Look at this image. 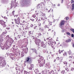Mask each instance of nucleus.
<instances>
[{
	"label": "nucleus",
	"instance_id": "obj_1",
	"mask_svg": "<svg viewBox=\"0 0 74 74\" xmlns=\"http://www.w3.org/2000/svg\"><path fill=\"white\" fill-rule=\"evenodd\" d=\"M43 60H44V58L42 57H41L40 58V59L38 60V63H40V66L41 67L44 66V64H45V62L43 61Z\"/></svg>",
	"mask_w": 74,
	"mask_h": 74
},
{
	"label": "nucleus",
	"instance_id": "obj_2",
	"mask_svg": "<svg viewBox=\"0 0 74 74\" xmlns=\"http://www.w3.org/2000/svg\"><path fill=\"white\" fill-rule=\"evenodd\" d=\"M40 39H36L35 40V42L37 45H38V46H40Z\"/></svg>",
	"mask_w": 74,
	"mask_h": 74
},
{
	"label": "nucleus",
	"instance_id": "obj_3",
	"mask_svg": "<svg viewBox=\"0 0 74 74\" xmlns=\"http://www.w3.org/2000/svg\"><path fill=\"white\" fill-rule=\"evenodd\" d=\"M10 48V47L7 45H5L3 46L2 48V49L3 50L4 49H8V48Z\"/></svg>",
	"mask_w": 74,
	"mask_h": 74
},
{
	"label": "nucleus",
	"instance_id": "obj_4",
	"mask_svg": "<svg viewBox=\"0 0 74 74\" xmlns=\"http://www.w3.org/2000/svg\"><path fill=\"white\" fill-rule=\"evenodd\" d=\"M0 22H1V23H0L2 25H3V27H6V26H7L6 25H5V23L4 22V21H3L2 20H1Z\"/></svg>",
	"mask_w": 74,
	"mask_h": 74
},
{
	"label": "nucleus",
	"instance_id": "obj_5",
	"mask_svg": "<svg viewBox=\"0 0 74 74\" xmlns=\"http://www.w3.org/2000/svg\"><path fill=\"white\" fill-rule=\"evenodd\" d=\"M1 63L2 64V66H5L6 65V62H5V60H3L2 61Z\"/></svg>",
	"mask_w": 74,
	"mask_h": 74
},
{
	"label": "nucleus",
	"instance_id": "obj_6",
	"mask_svg": "<svg viewBox=\"0 0 74 74\" xmlns=\"http://www.w3.org/2000/svg\"><path fill=\"white\" fill-rule=\"evenodd\" d=\"M10 41L11 43H12L14 42V40L11 39V38H10L8 40H6V42H8Z\"/></svg>",
	"mask_w": 74,
	"mask_h": 74
},
{
	"label": "nucleus",
	"instance_id": "obj_7",
	"mask_svg": "<svg viewBox=\"0 0 74 74\" xmlns=\"http://www.w3.org/2000/svg\"><path fill=\"white\" fill-rule=\"evenodd\" d=\"M14 21L16 24H17V25H19V23H20V21H18L16 19H14Z\"/></svg>",
	"mask_w": 74,
	"mask_h": 74
},
{
	"label": "nucleus",
	"instance_id": "obj_8",
	"mask_svg": "<svg viewBox=\"0 0 74 74\" xmlns=\"http://www.w3.org/2000/svg\"><path fill=\"white\" fill-rule=\"evenodd\" d=\"M5 34V33L3 32V33L2 34H1V39H0V40H1V41H3V37H2V36H3V34Z\"/></svg>",
	"mask_w": 74,
	"mask_h": 74
},
{
	"label": "nucleus",
	"instance_id": "obj_9",
	"mask_svg": "<svg viewBox=\"0 0 74 74\" xmlns=\"http://www.w3.org/2000/svg\"><path fill=\"white\" fill-rule=\"evenodd\" d=\"M30 3V0H25V3L26 4H29Z\"/></svg>",
	"mask_w": 74,
	"mask_h": 74
},
{
	"label": "nucleus",
	"instance_id": "obj_10",
	"mask_svg": "<svg viewBox=\"0 0 74 74\" xmlns=\"http://www.w3.org/2000/svg\"><path fill=\"white\" fill-rule=\"evenodd\" d=\"M32 61V58H27V62H31Z\"/></svg>",
	"mask_w": 74,
	"mask_h": 74
},
{
	"label": "nucleus",
	"instance_id": "obj_11",
	"mask_svg": "<svg viewBox=\"0 0 74 74\" xmlns=\"http://www.w3.org/2000/svg\"><path fill=\"white\" fill-rule=\"evenodd\" d=\"M64 21H61V25H60V27H61V26H62V25H64Z\"/></svg>",
	"mask_w": 74,
	"mask_h": 74
},
{
	"label": "nucleus",
	"instance_id": "obj_12",
	"mask_svg": "<svg viewBox=\"0 0 74 74\" xmlns=\"http://www.w3.org/2000/svg\"><path fill=\"white\" fill-rule=\"evenodd\" d=\"M32 50L33 52H35V53H36V50L34 49H30V51H32Z\"/></svg>",
	"mask_w": 74,
	"mask_h": 74
},
{
	"label": "nucleus",
	"instance_id": "obj_13",
	"mask_svg": "<svg viewBox=\"0 0 74 74\" xmlns=\"http://www.w3.org/2000/svg\"><path fill=\"white\" fill-rule=\"evenodd\" d=\"M39 5H41V6H42V4L44 5V6H45V3L43 2L41 3L40 4H39Z\"/></svg>",
	"mask_w": 74,
	"mask_h": 74
},
{
	"label": "nucleus",
	"instance_id": "obj_14",
	"mask_svg": "<svg viewBox=\"0 0 74 74\" xmlns=\"http://www.w3.org/2000/svg\"><path fill=\"white\" fill-rule=\"evenodd\" d=\"M10 58L12 60H14V59H15V57H14V56L12 55L11 56Z\"/></svg>",
	"mask_w": 74,
	"mask_h": 74
},
{
	"label": "nucleus",
	"instance_id": "obj_15",
	"mask_svg": "<svg viewBox=\"0 0 74 74\" xmlns=\"http://www.w3.org/2000/svg\"><path fill=\"white\" fill-rule=\"evenodd\" d=\"M45 45V44L44 43V42H41V45L42 47H44V46Z\"/></svg>",
	"mask_w": 74,
	"mask_h": 74
},
{
	"label": "nucleus",
	"instance_id": "obj_16",
	"mask_svg": "<svg viewBox=\"0 0 74 74\" xmlns=\"http://www.w3.org/2000/svg\"><path fill=\"white\" fill-rule=\"evenodd\" d=\"M48 44L49 45H53L52 43L51 42H48Z\"/></svg>",
	"mask_w": 74,
	"mask_h": 74
},
{
	"label": "nucleus",
	"instance_id": "obj_17",
	"mask_svg": "<svg viewBox=\"0 0 74 74\" xmlns=\"http://www.w3.org/2000/svg\"><path fill=\"white\" fill-rule=\"evenodd\" d=\"M71 39H69L66 40V42H71Z\"/></svg>",
	"mask_w": 74,
	"mask_h": 74
},
{
	"label": "nucleus",
	"instance_id": "obj_18",
	"mask_svg": "<svg viewBox=\"0 0 74 74\" xmlns=\"http://www.w3.org/2000/svg\"><path fill=\"white\" fill-rule=\"evenodd\" d=\"M53 73H54V71H51L50 72H49V73L50 74H54Z\"/></svg>",
	"mask_w": 74,
	"mask_h": 74
},
{
	"label": "nucleus",
	"instance_id": "obj_19",
	"mask_svg": "<svg viewBox=\"0 0 74 74\" xmlns=\"http://www.w3.org/2000/svg\"><path fill=\"white\" fill-rule=\"evenodd\" d=\"M23 23L24 25H26L27 24V22H25L24 21H23Z\"/></svg>",
	"mask_w": 74,
	"mask_h": 74
},
{
	"label": "nucleus",
	"instance_id": "obj_20",
	"mask_svg": "<svg viewBox=\"0 0 74 74\" xmlns=\"http://www.w3.org/2000/svg\"><path fill=\"white\" fill-rule=\"evenodd\" d=\"M72 10H74V4L73 3L72 5Z\"/></svg>",
	"mask_w": 74,
	"mask_h": 74
},
{
	"label": "nucleus",
	"instance_id": "obj_21",
	"mask_svg": "<svg viewBox=\"0 0 74 74\" xmlns=\"http://www.w3.org/2000/svg\"><path fill=\"white\" fill-rule=\"evenodd\" d=\"M63 55L64 56H67V53H65L63 54Z\"/></svg>",
	"mask_w": 74,
	"mask_h": 74
},
{
	"label": "nucleus",
	"instance_id": "obj_22",
	"mask_svg": "<svg viewBox=\"0 0 74 74\" xmlns=\"http://www.w3.org/2000/svg\"><path fill=\"white\" fill-rule=\"evenodd\" d=\"M69 54L70 55H73V53H72L71 52V51H69Z\"/></svg>",
	"mask_w": 74,
	"mask_h": 74
},
{
	"label": "nucleus",
	"instance_id": "obj_23",
	"mask_svg": "<svg viewBox=\"0 0 74 74\" xmlns=\"http://www.w3.org/2000/svg\"><path fill=\"white\" fill-rule=\"evenodd\" d=\"M63 51H64V50H62L60 51V50H59V53L60 54L61 53V52H63Z\"/></svg>",
	"mask_w": 74,
	"mask_h": 74
},
{
	"label": "nucleus",
	"instance_id": "obj_24",
	"mask_svg": "<svg viewBox=\"0 0 74 74\" xmlns=\"http://www.w3.org/2000/svg\"><path fill=\"white\" fill-rule=\"evenodd\" d=\"M27 73H28V72H27V71H24V74H27Z\"/></svg>",
	"mask_w": 74,
	"mask_h": 74
},
{
	"label": "nucleus",
	"instance_id": "obj_25",
	"mask_svg": "<svg viewBox=\"0 0 74 74\" xmlns=\"http://www.w3.org/2000/svg\"><path fill=\"white\" fill-rule=\"evenodd\" d=\"M69 59H70V61L71 60V59H72V56H70L69 57Z\"/></svg>",
	"mask_w": 74,
	"mask_h": 74
},
{
	"label": "nucleus",
	"instance_id": "obj_26",
	"mask_svg": "<svg viewBox=\"0 0 74 74\" xmlns=\"http://www.w3.org/2000/svg\"><path fill=\"white\" fill-rule=\"evenodd\" d=\"M70 30L74 34V29H70Z\"/></svg>",
	"mask_w": 74,
	"mask_h": 74
},
{
	"label": "nucleus",
	"instance_id": "obj_27",
	"mask_svg": "<svg viewBox=\"0 0 74 74\" xmlns=\"http://www.w3.org/2000/svg\"><path fill=\"white\" fill-rule=\"evenodd\" d=\"M64 64H65L66 66V65L67 64V62L66 61L64 62Z\"/></svg>",
	"mask_w": 74,
	"mask_h": 74
},
{
	"label": "nucleus",
	"instance_id": "obj_28",
	"mask_svg": "<svg viewBox=\"0 0 74 74\" xmlns=\"http://www.w3.org/2000/svg\"><path fill=\"white\" fill-rule=\"evenodd\" d=\"M65 70H66V71H69V69H68V68H65Z\"/></svg>",
	"mask_w": 74,
	"mask_h": 74
},
{
	"label": "nucleus",
	"instance_id": "obj_29",
	"mask_svg": "<svg viewBox=\"0 0 74 74\" xmlns=\"http://www.w3.org/2000/svg\"><path fill=\"white\" fill-rule=\"evenodd\" d=\"M42 16H45V14L44 13H42Z\"/></svg>",
	"mask_w": 74,
	"mask_h": 74
},
{
	"label": "nucleus",
	"instance_id": "obj_30",
	"mask_svg": "<svg viewBox=\"0 0 74 74\" xmlns=\"http://www.w3.org/2000/svg\"><path fill=\"white\" fill-rule=\"evenodd\" d=\"M66 34H68V35H69V36H70V35H71L70 33L69 32L66 33Z\"/></svg>",
	"mask_w": 74,
	"mask_h": 74
},
{
	"label": "nucleus",
	"instance_id": "obj_31",
	"mask_svg": "<svg viewBox=\"0 0 74 74\" xmlns=\"http://www.w3.org/2000/svg\"><path fill=\"white\" fill-rule=\"evenodd\" d=\"M49 25H52V22H51L50 21H49Z\"/></svg>",
	"mask_w": 74,
	"mask_h": 74
},
{
	"label": "nucleus",
	"instance_id": "obj_32",
	"mask_svg": "<svg viewBox=\"0 0 74 74\" xmlns=\"http://www.w3.org/2000/svg\"><path fill=\"white\" fill-rule=\"evenodd\" d=\"M24 54H23V52H21V56H24Z\"/></svg>",
	"mask_w": 74,
	"mask_h": 74
},
{
	"label": "nucleus",
	"instance_id": "obj_33",
	"mask_svg": "<svg viewBox=\"0 0 74 74\" xmlns=\"http://www.w3.org/2000/svg\"><path fill=\"white\" fill-rule=\"evenodd\" d=\"M42 74H47L46 73H45V72H44V71H42Z\"/></svg>",
	"mask_w": 74,
	"mask_h": 74
},
{
	"label": "nucleus",
	"instance_id": "obj_34",
	"mask_svg": "<svg viewBox=\"0 0 74 74\" xmlns=\"http://www.w3.org/2000/svg\"><path fill=\"white\" fill-rule=\"evenodd\" d=\"M30 67H32V68H33V67H34V65H30Z\"/></svg>",
	"mask_w": 74,
	"mask_h": 74
},
{
	"label": "nucleus",
	"instance_id": "obj_35",
	"mask_svg": "<svg viewBox=\"0 0 74 74\" xmlns=\"http://www.w3.org/2000/svg\"><path fill=\"white\" fill-rule=\"evenodd\" d=\"M65 72V71H62V72H61V73H62V74H64V73Z\"/></svg>",
	"mask_w": 74,
	"mask_h": 74
},
{
	"label": "nucleus",
	"instance_id": "obj_36",
	"mask_svg": "<svg viewBox=\"0 0 74 74\" xmlns=\"http://www.w3.org/2000/svg\"><path fill=\"white\" fill-rule=\"evenodd\" d=\"M32 16L33 17V18H35V17H36V14H34Z\"/></svg>",
	"mask_w": 74,
	"mask_h": 74
},
{
	"label": "nucleus",
	"instance_id": "obj_37",
	"mask_svg": "<svg viewBox=\"0 0 74 74\" xmlns=\"http://www.w3.org/2000/svg\"><path fill=\"white\" fill-rule=\"evenodd\" d=\"M14 12H15V11H13L12 12L13 15H14Z\"/></svg>",
	"mask_w": 74,
	"mask_h": 74
},
{
	"label": "nucleus",
	"instance_id": "obj_38",
	"mask_svg": "<svg viewBox=\"0 0 74 74\" xmlns=\"http://www.w3.org/2000/svg\"><path fill=\"white\" fill-rule=\"evenodd\" d=\"M28 69H29V70H32V67H30H30Z\"/></svg>",
	"mask_w": 74,
	"mask_h": 74
},
{
	"label": "nucleus",
	"instance_id": "obj_39",
	"mask_svg": "<svg viewBox=\"0 0 74 74\" xmlns=\"http://www.w3.org/2000/svg\"><path fill=\"white\" fill-rule=\"evenodd\" d=\"M56 59H57V60H59V59H60V58H59V57H57L56 58Z\"/></svg>",
	"mask_w": 74,
	"mask_h": 74
},
{
	"label": "nucleus",
	"instance_id": "obj_40",
	"mask_svg": "<svg viewBox=\"0 0 74 74\" xmlns=\"http://www.w3.org/2000/svg\"><path fill=\"white\" fill-rule=\"evenodd\" d=\"M38 25L39 26H41V23H38Z\"/></svg>",
	"mask_w": 74,
	"mask_h": 74
},
{
	"label": "nucleus",
	"instance_id": "obj_41",
	"mask_svg": "<svg viewBox=\"0 0 74 74\" xmlns=\"http://www.w3.org/2000/svg\"><path fill=\"white\" fill-rule=\"evenodd\" d=\"M41 20H43V21H44V20H45V19L43 18L42 17L41 18Z\"/></svg>",
	"mask_w": 74,
	"mask_h": 74
},
{
	"label": "nucleus",
	"instance_id": "obj_42",
	"mask_svg": "<svg viewBox=\"0 0 74 74\" xmlns=\"http://www.w3.org/2000/svg\"><path fill=\"white\" fill-rule=\"evenodd\" d=\"M35 19H36V21H37V20H38V17H36V18H35Z\"/></svg>",
	"mask_w": 74,
	"mask_h": 74
},
{
	"label": "nucleus",
	"instance_id": "obj_43",
	"mask_svg": "<svg viewBox=\"0 0 74 74\" xmlns=\"http://www.w3.org/2000/svg\"><path fill=\"white\" fill-rule=\"evenodd\" d=\"M30 20H31V21H33H33H34V19H31Z\"/></svg>",
	"mask_w": 74,
	"mask_h": 74
},
{
	"label": "nucleus",
	"instance_id": "obj_44",
	"mask_svg": "<svg viewBox=\"0 0 74 74\" xmlns=\"http://www.w3.org/2000/svg\"><path fill=\"white\" fill-rule=\"evenodd\" d=\"M69 20V17H67L66 18V20Z\"/></svg>",
	"mask_w": 74,
	"mask_h": 74
},
{
	"label": "nucleus",
	"instance_id": "obj_45",
	"mask_svg": "<svg viewBox=\"0 0 74 74\" xmlns=\"http://www.w3.org/2000/svg\"><path fill=\"white\" fill-rule=\"evenodd\" d=\"M71 37H74V34H72L71 35Z\"/></svg>",
	"mask_w": 74,
	"mask_h": 74
},
{
	"label": "nucleus",
	"instance_id": "obj_46",
	"mask_svg": "<svg viewBox=\"0 0 74 74\" xmlns=\"http://www.w3.org/2000/svg\"><path fill=\"white\" fill-rule=\"evenodd\" d=\"M71 70H74V68H72L71 69Z\"/></svg>",
	"mask_w": 74,
	"mask_h": 74
},
{
	"label": "nucleus",
	"instance_id": "obj_47",
	"mask_svg": "<svg viewBox=\"0 0 74 74\" xmlns=\"http://www.w3.org/2000/svg\"><path fill=\"white\" fill-rule=\"evenodd\" d=\"M49 40H52V38H51V37H49Z\"/></svg>",
	"mask_w": 74,
	"mask_h": 74
},
{
	"label": "nucleus",
	"instance_id": "obj_48",
	"mask_svg": "<svg viewBox=\"0 0 74 74\" xmlns=\"http://www.w3.org/2000/svg\"><path fill=\"white\" fill-rule=\"evenodd\" d=\"M4 19H7V18L6 17H4Z\"/></svg>",
	"mask_w": 74,
	"mask_h": 74
},
{
	"label": "nucleus",
	"instance_id": "obj_49",
	"mask_svg": "<svg viewBox=\"0 0 74 74\" xmlns=\"http://www.w3.org/2000/svg\"><path fill=\"white\" fill-rule=\"evenodd\" d=\"M45 27H46V28H47V27H48V26L47 25H46L45 26Z\"/></svg>",
	"mask_w": 74,
	"mask_h": 74
},
{
	"label": "nucleus",
	"instance_id": "obj_50",
	"mask_svg": "<svg viewBox=\"0 0 74 74\" xmlns=\"http://www.w3.org/2000/svg\"><path fill=\"white\" fill-rule=\"evenodd\" d=\"M9 36H6V38H9Z\"/></svg>",
	"mask_w": 74,
	"mask_h": 74
},
{
	"label": "nucleus",
	"instance_id": "obj_51",
	"mask_svg": "<svg viewBox=\"0 0 74 74\" xmlns=\"http://www.w3.org/2000/svg\"><path fill=\"white\" fill-rule=\"evenodd\" d=\"M7 29H8V30H10V28L9 27V28H7Z\"/></svg>",
	"mask_w": 74,
	"mask_h": 74
},
{
	"label": "nucleus",
	"instance_id": "obj_52",
	"mask_svg": "<svg viewBox=\"0 0 74 74\" xmlns=\"http://www.w3.org/2000/svg\"><path fill=\"white\" fill-rule=\"evenodd\" d=\"M29 34H31V32H29Z\"/></svg>",
	"mask_w": 74,
	"mask_h": 74
},
{
	"label": "nucleus",
	"instance_id": "obj_53",
	"mask_svg": "<svg viewBox=\"0 0 74 74\" xmlns=\"http://www.w3.org/2000/svg\"><path fill=\"white\" fill-rule=\"evenodd\" d=\"M18 21H20V19H19V17L18 18Z\"/></svg>",
	"mask_w": 74,
	"mask_h": 74
},
{
	"label": "nucleus",
	"instance_id": "obj_54",
	"mask_svg": "<svg viewBox=\"0 0 74 74\" xmlns=\"http://www.w3.org/2000/svg\"><path fill=\"white\" fill-rule=\"evenodd\" d=\"M18 16L16 15H14V17H15V16H16V17H17V16Z\"/></svg>",
	"mask_w": 74,
	"mask_h": 74
},
{
	"label": "nucleus",
	"instance_id": "obj_55",
	"mask_svg": "<svg viewBox=\"0 0 74 74\" xmlns=\"http://www.w3.org/2000/svg\"><path fill=\"white\" fill-rule=\"evenodd\" d=\"M63 0H62V2H61L62 3H63Z\"/></svg>",
	"mask_w": 74,
	"mask_h": 74
},
{
	"label": "nucleus",
	"instance_id": "obj_56",
	"mask_svg": "<svg viewBox=\"0 0 74 74\" xmlns=\"http://www.w3.org/2000/svg\"><path fill=\"white\" fill-rule=\"evenodd\" d=\"M39 35H40V36H41V33H40L39 34Z\"/></svg>",
	"mask_w": 74,
	"mask_h": 74
},
{
	"label": "nucleus",
	"instance_id": "obj_57",
	"mask_svg": "<svg viewBox=\"0 0 74 74\" xmlns=\"http://www.w3.org/2000/svg\"><path fill=\"white\" fill-rule=\"evenodd\" d=\"M64 32V30H63L62 31V32Z\"/></svg>",
	"mask_w": 74,
	"mask_h": 74
},
{
	"label": "nucleus",
	"instance_id": "obj_58",
	"mask_svg": "<svg viewBox=\"0 0 74 74\" xmlns=\"http://www.w3.org/2000/svg\"><path fill=\"white\" fill-rule=\"evenodd\" d=\"M38 21H39V22H40V21H41V20H40V19H39L38 20Z\"/></svg>",
	"mask_w": 74,
	"mask_h": 74
},
{
	"label": "nucleus",
	"instance_id": "obj_59",
	"mask_svg": "<svg viewBox=\"0 0 74 74\" xmlns=\"http://www.w3.org/2000/svg\"><path fill=\"white\" fill-rule=\"evenodd\" d=\"M56 61V60H55L54 61V62H55Z\"/></svg>",
	"mask_w": 74,
	"mask_h": 74
},
{
	"label": "nucleus",
	"instance_id": "obj_60",
	"mask_svg": "<svg viewBox=\"0 0 74 74\" xmlns=\"http://www.w3.org/2000/svg\"><path fill=\"white\" fill-rule=\"evenodd\" d=\"M50 10H49L48 12H50Z\"/></svg>",
	"mask_w": 74,
	"mask_h": 74
},
{
	"label": "nucleus",
	"instance_id": "obj_61",
	"mask_svg": "<svg viewBox=\"0 0 74 74\" xmlns=\"http://www.w3.org/2000/svg\"><path fill=\"white\" fill-rule=\"evenodd\" d=\"M58 6H60V5L59 4H58Z\"/></svg>",
	"mask_w": 74,
	"mask_h": 74
},
{
	"label": "nucleus",
	"instance_id": "obj_62",
	"mask_svg": "<svg viewBox=\"0 0 74 74\" xmlns=\"http://www.w3.org/2000/svg\"><path fill=\"white\" fill-rule=\"evenodd\" d=\"M73 47H74V43L73 45Z\"/></svg>",
	"mask_w": 74,
	"mask_h": 74
},
{
	"label": "nucleus",
	"instance_id": "obj_63",
	"mask_svg": "<svg viewBox=\"0 0 74 74\" xmlns=\"http://www.w3.org/2000/svg\"><path fill=\"white\" fill-rule=\"evenodd\" d=\"M34 39H36V38H33V39L34 40Z\"/></svg>",
	"mask_w": 74,
	"mask_h": 74
},
{
	"label": "nucleus",
	"instance_id": "obj_64",
	"mask_svg": "<svg viewBox=\"0 0 74 74\" xmlns=\"http://www.w3.org/2000/svg\"><path fill=\"white\" fill-rule=\"evenodd\" d=\"M12 24H14V22H12Z\"/></svg>",
	"mask_w": 74,
	"mask_h": 74
}]
</instances>
